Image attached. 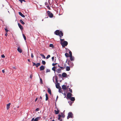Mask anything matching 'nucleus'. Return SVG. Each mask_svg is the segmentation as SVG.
<instances>
[{
	"mask_svg": "<svg viewBox=\"0 0 121 121\" xmlns=\"http://www.w3.org/2000/svg\"><path fill=\"white\" fill-rule=\"evenodd\" d=\"M45 91V90H43V92H44V91Z\"/></svg>",
	"mask_w": 121,
	"mask_h": 121,
	"instance_id": "774afa93",
	"label": "nucleus"
},
{
	"mask_svg": "<svg viewBox=\"0 0 121 121\" xmlns=\"http://www.w3.org/2000/svg\"><path fill=\"white\" fill-rule=\"evenodd\" d=\"M17 50L20 53H21L22 52V50L19 47H18L17 48Z\"/></svg>",
	"mask_w": 121,
	"mask_h": 121,
	"instance_id": "2eb2a0df",
	"label": "nucleus"
},
{
	"mask_svg": "<svg viewBox=\"0 0 121 121\" xmlns=\"http://www.w3.org/2000/svg\"><path fill=\"white\" fill-rule=\"evenodd\" d=\"M13 69H16V67H13Z\"/></svg>",
	"mask_w": 121,
	"mask_h": 121,
	"instance_id": "5fc2aeb1",
	"label": "nucleus"
},
{
	"mask_svg": "<svg viewBox=\"0 0 121 121\" xmlns=\"http://www.w3.org/2000/svg\"><path fill=\"white\" fill-rule=\"evenodd\" d=\"M31 57L32 58H33L34 57V56L33 54L32 53L31 54Z\"/></svg>",
	"mask_w": 121,
	"mask_h": 121,
	"instance_id": "37998d69",
	"label": "nucleus"
},
{
	"mask_svg": "<svg viewBox=\"0 0 121 121\" xmlns=\"http://www.w3.org/2000/svg\"><path fill=\"white\" fill-rule=\"evenodd\" d=\"M69 57H70V60H71V61H73L74 60V57L73 56H69Z\"/></svg>",
	"mask_w": 121,
	"mask_h": 121,
	"instance_id": "f8f14e48",
	"label": "nucleus"
},
{
	"mask_svg": "<svg viewBox=\"0 0 121 121\" xmlns=\"http://www.w3.org/2000/svg\"><path fill=\"white\" fill-rule=\"evenodd\" d=\"M73 115L71 112H69L68 113V115L67 118L68 119L69 118H73Z\"/></svg>",
	"mask_w": 121,
	"mask_h": 121,
	"instance_id": "7ed1b4c3",
	"label": "nucleus"
},
{
	"mask_svg": "<svg viewBox=\"0 0 121 121\" xmlns=\"http://www.w3.org/2000/svg\"><path fill=\"white\" fill-rule=\"evenodd\" d=\"M64 95H66V94H65V93H64Z\"/></svg>",
	"mask_w": 121,
	"mask_h": 121,
	"instance_id": "13d9d810",
	"label": "nucleus"
},
{
	"mask_svg": "<svg viewBox=\"0 0 121 121\" xmlns=\"http://www.w3.org/2000/svg\"><path fill=\"white\" fill-rule=\"evenodd\" d=\"M58 78L56 77V78H55V80H56V82L58 83Z\"/></svg>",
	"mask_w": 121,
	"mask_h": 121,
	"instance_id": "2f4dec72",
	"label": "nucleus"
},
{
	"mask_svg": "<svg viewBox=\"0 0 121 121\" xmlns=\"http://www.w3.org/2000/svg\"><path fill=\"white\" fill-rule=\"evenodd\" d=\"M11 104L10 103H9L8 104H7V110H8L10 108V105Z\"/></svg>",
	"mask_w": 121,
	"mask_h": 121,
	"instance_id": "9b49d317",
	"label": "nucleus"
},
{
	"mask_svg": "<svg viewBox=\"0 0 121 121\" xmlns=\"http://www.w3.org/2000/svg\"><path fill=\"white\" fill-rule=\"evenodd\" d=\"M30 78H32L31 76H30Z\"/></svg>",
	"mask_w": 121,
	"mask_h": 121,
	"instance_id": "680f3d73",
	"label": "nucleus"
},
{
	"mask_svg": "<svg viewBox=\"0 0 121 121\" xmlns=\"http://www.w3.org/2000/svg\"><path fill=\"white\" fill-rule=\"evenodd\" d=\"M40 99H42V97L41 96H40Z\"/></svg>",
	"mask_w": 121,
	"mask_h": 121,
	"instance_id": "052dcab7",
	"label": "nucleus"
},
{
	"mask_svg": "<svg viewBox=\"0 0 121 121\" xmlns=\"http://www.w3.org/2000/svg\"><path fill=\"white\" fill-rule=\"evenodd\" d=\"M61 114L60 115L61 116V117H65V115L64 114H63L62 113H61Z\"/></svg>",
	"mask_w": 121,
	"mask_h": 121,
	"instance_id": "bb28decb",
	"label": "nucleus"
},
{
	"mask_svg": "<svg viewBox=\"0 0 121 121\" xmlns=\"http://www.w3.org/2000/svg\"><path fill=\"white\" fill-rule=\"evenodd\" d=\"M40 65V63H38L36 64V66L37 67L39 66Z\"/></svg>",
	"mask_w": 121,
	"mask_h": 121,
	"instance_id": "b1692460",
	"label": "nucleus"
},
{
	"mask_svg": "<svg viewBox=\"0 0 121 121\" xmlns=\"http://www.w3.org/2000/svg\"><path fill=\"white\" fill-rule=\"evenodd\" d=\"M47 13L48 16L50 18L53 17V13L49 11H47Z\"/></svg>",
	"mask_w": 121,
	"mask_h": 121,
	"instance_id": "f03ea898",
	"label": "nucleus"
},
{
	"mask_svg": "<svg viewBox=\"0 0 121 121\" xmlns=\"http://www.w3.org/2000/svg\"><path fill=\"white\" fill-rule=\"evenodd\" d=\"M1 57L2 58H4L5 57V56L4 55H2L1 56Z\"/></svg>",
	"mask_w": 121,
	"mask_h": 121,
	"instance_id": "de8ad7c7",
	"label": "nucleus"
},
{
	"mask_svg": "<svg viewBox=\"0 0 121 121\" xmlns=\"http://www.w3.org/2000/svg\"><path fill=\"white\" fill-rule=\"evenodd\" d=\"M59 89V92L60 93L61 92V87H60L59 88H58Z\"/></svg>",
	"mask_w": 121,
	"mask_h": 121,
	"instance_id": "f704fd0d",
	"label": "nucleus"
},
{
	"mask_svg": "<svg viewBox=\"0 0 121 121\" xmlns=\"http://www.w3.org/2000/svg\"><path fill=\"white\" fill-rule=\"evenodd\" d=\"M2 72L3 73H4V70H2Z\"/></svg>",
	"mask_w": 121,
	"mask_h": 121,
	"instance_id": "603ef678",
	"label": "nucleus"
},
{
	"mask_svg": "<svg viewBox=\"0 0 121 121\" xmlns=\"http://www.w3.org/2000/svg\"><path fill=\"white\" fill-rule=\"evenodd\" d=\"M42 63L43 65H45V61H42Z\"/></svg>",
	"mask_w": 121,
	"mask_h": 121,
	"instance_id": "ea45409f",
	"label": "nucleus"
},
{
	"mask_svg": "<svg viewBox=\"0 0 121 121\" xmlns=\"http://www.w3.org/2000/svg\"><path fill=\"white\" fill-rule=\"evenodd\" d=\"M49 47H52V48H53L54 47L53 45L52 44H50Z\"/></svg>",
	"mask_w": 121,
	"mask_h": 121,
	"instance_id": "cd10ccee",
	"label": "nucleus"
},
{
	"mask_svg": "<svg viewBox=\"0 0 121 121\" xmlns=\"http://www.w3.org/2000/svg\"><path fill=\"white\" fill-rule=\"evenodd\" d=\"M48 2L49 3V4H47V3L46 2V7L48 9L50 10L51 9L50 7V6H51V3L50 2V0H48Z\"/></svg>",
	"mask_w": 121,
	"mask_h": 121,
	"instance_id": "39448f33",
	"label": "nucleus"
},
{
	"mask_svg": "<svg viewBox=\"0 0 121 121\" xmlns=\"http://www.w3.org/2000/svg\"><path fill=\"white\" fill-rule=\"evenodd\" d=\"M40 118V117H38L36 118L35 119L33 118H32L31 120V121H38L39 120Z\"/></svg>",
	"mask_w": 121,
	"mask_h": 121,
	"instance_id": "423d86ee",
	"label": "nucleus"
},
{
	"mask_svg": "<svg viewBox=\"0 0 121 121\" xmlns=\"http://www.w3.org/2000/svg\"><path fill=\"white\" fill-rule=\"evenodd\" d=\"M72 95V94L70 92H68L67 94V96L68 99H70Z\"/></svg>",
	"mask_w": 121,
	"mask_h": 121,
	"instance_id": "0eeeda50",
	"label": "nucleus"
},
{
	"mask_svg": "<svg viewBox=\"0 0 121 121\" xmlns=\"http://www.w3.org/2000/svg\"><path fill=\"white\" fill-rule=\"evenodd\" d=\"M50 57V55H48L47 56V57H46V58L47 59H48Z\"/></svg>",
	"mask_w": 121,
	"mask_h": 121,
	"instance_id": "72a5a7b5",
	"label": "nucleus"
},
{
	"mask_svg": "<svg viewBox=\"0 0 121 121\" xmlns=\"http://www.w3.org/2000/svg\"><path fill=\"white\" fill-rule=\"evenodd\" d=\"M52 65L53 66H54L55 65V63H53Z\"/></svg>",
	"mask_w": 121,
	"mask_h": 121,
	"instance_id": "8fccbe9b",
	"label": "nucleus"
},
{
	"mask_svg": "<svg viewBox=\"0 0 121 121\" xmlns=\"http://www.w3.org/2000/svg\"><path fill=\"white\" fill-rule=\"evenodd\" d=\"M39 108H37L36 109L35 111H38L39 110Z\"/></svg>",
	"mask_w": 121,
	"mask_h": 121,
	"instance_id": "c03bdc74",
	"label": "nucleus"
},
{
	"mask_svg": "<svg viewBox=\"0 0 121 121\" xmlns=\"http://www.w3.org/2000/svg\"><path fill=\"white\" fill-rule=\"evenodd\" d=\"M70 99L72 101H73L75 100V99L74 97H71Z\"/></svg>",
	"mask_w": 121,
	"mask_h": 121,
	"instance_id": "6ab92c4d",
	"label": "nucleus"
},
{
	"mask_svg": "<svg viewBox=\"0 0 121 121\" xmlns=\"http://www.w3.org/2000/svg\"><path fill=\"white\" fill-rule=\"evenodd\" d=\"M32 63H33V66L35 65L36 66V64L35 63H34L33 62H32Z\"/></svg>",
	"mask_w": 121,
	"mask_h": 121,
	"instance_id": "79ce46f5",
	"label": "nucleus"
},
{
	"mask_svg": "<svg viewBox=\"0 0 121 121\" xmlns=\"http://www.w3.org/2000/svg\"><path fill=\"white\" fill-rule=\"evenodd\" d=\"M55 68H55V67H54L52 68V69L53 70L55 71L56 70Z\"/></svg>",
	"mask_w": 121,
	"mask_h": 121,
	"instance_id": "7c9ffc66",
	"label": "nucleus"
},
{
	"mask_svg": "<svg viewBox=\"0 0 121 121\" xmlns=\"http://www.w3.org/2000/svg\"><path fill=\"white\" fill-rule=\"evenodd\" d=\"M40 55L43 58H45V57L44 56V55L42 54H40Z\"/></svg>",
	"mask_w": 121,
	"mask_h": 121,
	"instance_id": "c756f323",
	"label": "nucleus"
},
{
	"mask_svg": "<svg viewBox=\"0 0 121 121\" xmlns=\"http://www.w3.org/2000/svg\"><path fill=\"white\" fill-rule=\"evenodd\" d=\"M52 121H55L54 120H52Z\"/></svg>",
	"mask_w": 121,
	"mask_h": 121,
	"instance_id": "69168bd1",
	"label": "nucleus"
},
{
	"mask_svg": "<svg viewBox=\"0 0 121 121\" xmlns=\"http://www.w3.org/2000/svg\"><path fill=\"white\" fill-rule=\"evenodd\" d=\"M67 76V74L65 73H63L62 74V76L63 77H65Z\"/></svg>",
	"mask_w": 121,
	"mask_h": 121,
	"instance_id": "ddd939ff",
	"label": "nucleus"
},
{
	"mask_svg": "<svg viewBox=\"0 0 121 121\" xmlns=\"http://www.w3.org/2000/svg\"><path fill=\"white\" fill-rule=\"evenodd\" d=\"M54 33L56 35H59L60 38H61L63 35V34L62 32L58 30H56L54 32Z\"/></svg>",
	"mask_w": 121,
	"mask_h": 121,
	"instance_id": "f257e3e1",
	"label": "nucleus"
},
{
	"mask_svg": "<svg viewBox=\"0 0 121 121\" xmlns=\"http://www.w3.org/2000/svg\"><path fill=\"white\" fill-rule=\"evenodd\" d=\"M54 59V57L53 56L52 57V61H53Z\"/></svg>",
	"mask_w": 121,
	"mask_h": 121,
	"instance_id": "49530a36",
	"label": "nucleus"
},
{
	"mask_svg": "<svg viewBox=\"0 0 121 121\" xmlns=\"http://www.w3.org/2000/svg\"><path fill=\"white\" fill-rule=\"evenodd\" d=\"M58 66L59 67H60L59 65H58Z\"/></svg>",
	"mask_w": 121,
	"mask_h": 121,
	"instance_id": "338daca9",
	"label": "nucleus"
},
{
	"mask_svg": "<svg viewBox=\"0 0 121 121\" xmlns=\"http://www.w3.org/2000/svg\"><path fill=\"white\" fill-rule=\"evenodd\" d=\"M60 43H63V41L64 40V39H61V38H60Z\"/></svg>",
	"mask_w": 121,
	"mask_h": 121,
	"instance_id": "c85d7f7f",
	"label": "nucleus"
},
{
	"mask_svg": "<svg viewBox=\"0 0 121 121\" xmlns=\"http://www.w3.org/2000/svg\"><path fill=\"white\" fill-rule=\"evenodd\" d=\"M48 99V94L46 93V101Z\"/></svg>",
	"mask_w": 121,
	"mask_h": 121,
	"instance_id": "a878e982",
	"label": "nucleus"
},
{
	"mask_svg": "<svg viewBox=\"0 0 121 121\" xmlns=\"http://www.w3.org/2000/svg\"><path fill=\"white\" fill-rule=\"evenodd\" d=\"M60 44L63 47H65V46H66L67 45L68 43L67 41H64L63 43H60Z\"/></svg>",
	"mask_w": 121,
	"mask_h": 121,
	"instance_id": "20e7f679",
	"label": "nucleus"
},
{
	"mask_svg": "<svg viewBox=\"0 0 121 121\" xmlns=\"http://www.w3.org/2000/svg\"><path fill=\"white\" fill-rule=\"evenodd\" d=\"M58 98V96H57L56 97V99H57Z\"/></svg>",
	"mask_w": 121,
	"mask_h": 121,
	"instance_id": "bf43d9fd",
	"label": "nucleus"
},
{
	"mask_svg": "<svg viewBox=\"0 0 121 121\" xmlns=\"http://www.w3.org/2000/svg\"><path fill=\"white\" fill-rule=\"evenodd\" d=\"M58 116L59 117L58 118V120H60V119L61 116L59 114L58 115Z\"/></svg>",
	"mask_w": 121,
	"mask_h": 121,
	"instance_id": "c9c22d12",
	"label": "nucleus"
},
{
	"mask_svg": "<svg viewBox=\"0 0 121 121\" xmlns=\"http://www.w3.org/2000/svg\"><path fill=\"white\" fill-rule=\"evenodd\" d=\"M45 69V67L43 65H42L41 66L40 68V71H42L44 70Z\"/></svg>",
	"mask_w": 121,
	"mask_h": 121,
	"instance_id": "6e6552de",
	"label": "nucleus"
},
{
	"mask_svg": "<svg viewBox=\"0 0 121 121\" xmlns=\"http://www.w3.org/2000/svg\"><path fill=\"white\" fill-rule=\"evenodd\" d=\"M69 91L71 92V93H72V90L71 89H70V88L69 89Z\"/></svg>",
	"mask_w": 121,
	"mask_h": 121,
	"instance_id": "a19ab883",
	"label": "nucleus"
},
{
	"mask_svg": "<svg viewBox=\"0 0 121 121\" xmlns=\"http://www.w3.org/2000/svg\"><path fill=\"white\" fill-rule=\"evenodd\" d=\"M62 88L63 90H65L67 89L66 86L64 85H63L62 86Z\"/></svg>",
	"mask_w": 121,
	"mask_h": 121,
	"instance_id": "9d476101",
	"label": "nucleus"
},
{
	"mask_svg": "<svg viewBox=\"0 0 121 121\" xmlns=\"http://www.w3.org/2000/svg\"><path fill=\"white\" fill-rule=\"evenodd\" d=\"M19 14L22 17H25V16L22 13H21V12H19Z\"/></svg>",
	"mask_w": 121,
	"mask_h": 121,
	"instance_id": "f3484780",
	"label": "nucleus"
},
{
	"mask_svg": "<svg viewBox=\"0 0 121 121\" xmlns=\"http://www.w3.org/2000/svg\"><path fill=\"white\" fill-rule=\"evenodd\" d=\"M5 35V36H7V35H8V34L7 33H6Z\"/></svg>",
	"mask_w": 121,
	"mask_h": 121,
	"instance_id": "864d4df0",
	"label": "nucleus"
},
{
	"mask_svg": "<svg viewBox=\"0 0 121 121\" xmlns=\"http://www.w3.org/2000/svg\"><path fill=\"white\" fill-rule=\"evenodd\" d=\"M65 55L66 57H69V54L67 53H65Z\"/></svg>",
	"mask_w": 121,
	"mask_h": 121,
	"instance_id": "4be33fe9",
	"label": "nucleus"
},
{
	"mask_svg": "<svg viewBox=\"0 0 121 121\" xmlns=\"http://www.w3.org/2000/svg\"><path fill=\"white\" fill-rule=\"evenodd\" d=\"M5 30L6 32H7L8 31V30L6 28L5 29Z\"/></svg>",
	"mask_w": 121,
	"mask_h": 121,
	"instance_id": "a18cd8bd",
	"label": "nucleus"
},
{
	"mask_svg": "<svg viewBox=\"0 0 121 121\" xmlns=\"http://www.w3.org/2000/svg\"><path fill=\"white\" fill-rule=\"evenodd\" d=\"M48 91L49 94L51 95L52 94L51 90L49 88H48Z\"/></svg>",
	"mask_w": 121,
	"mask_h": 121,
	"instance_id": "4468645a",
	"label": "nucleus"
},
{
	"mask_svg": "<svg viewBox=\"0 0 121 121\" xmlns=\"http://www.w3.org/2000/svg\"><path fill=\"white\" fill-rule=\"evenodd\" d=\"M41 6V5H39V6H38V7H40Z\"/></svg>",
	"mask_w": 121,
	"mask_h": 121,
	"instance_id": "4d7b16f0",
	"label": "nucleus"
},
{
	"mask_svg": "<svg viewBox=\"0 0 121 121\" xmlns=\"http://www.w3.org/2000/svg\"><path fill=\"white\" fill-rule=\"evenodd\" d=\"M56 88L58 89L61 87L60 86V84L59 83H57L56 85Z\"/></svg>",
	"mask_w": 121,
	"mask_h": 121,
	"instance_id": "1a4fd4ad",
	"label": "nucleus"
},
{
	"mask_svg": "<svg viewBox=\"0 0 121 121\" xmlns=\"http://www.w3.org/2000/svg\"><path fill=\"white\" fill-rule=\"evenodd\" d=\"M21 3H22V0H19Z\"/></svg>",
	"mask_w": 121,
	"mask_h": 121,
	"instance_id": "09e8293b",
	"label": "nucleus"
},
{
	"mask_svg": "<svg viewBox=\"0 0 121 121\" xmlns=\"http://www.w3.org/2000/svg\"><path fill=\"white\" fill-rule=\"evenodd\" d=\"M60 69H64L65 68V67H60Z\"/></svg>",
	"mask_w": 121,
	"mask_h": 121,
	"instance_id": "58836bf2",
	"label": "nucleus"
},
{
	"mask_svg": "<svg viewBox=\"0 0 121 121\" xmlns=\"http://www.w3.org/2000/svg\"><path fill=\"white\" fill-rule=\"evenodd\" d=\"M28 61H29V62H30V59H28Z\"/></svg>",
	"mask_w": 121,
	"mask_h": 121,
	"instance_id": "6e6d98bb",
	"label": "nucleus"
},
{
	"mask_svg": "<svg viewBox=\"0 0 121 121\" xmlns=\"http://www.w3.org/2000/svg\"><path fill=\"white\" fill-rule=\"evenodd\" d=\"M55 65H57V63H55Z\"/></svg>",
	"mask_w": 121,
	"mask_h": 121,
	"instance_id": "0e129e2a",
	"label": "nucleus"
},
{
	"mask_svg": "<svg viewBox=\"0 0 121 121\" xmlns=\"http://www.w3.org/2000/svg\"><path fill=\"white\" fill-rule=\"evenodd\" d=\"M61 71V69H58L56 70V72L58 73H60Z\"/></svg>",
	"mask_w": 121,
	"mask_h": 121,
	"instance_id": "a211bd4d",
	"label": "nucleus"
},
{
	"mask_svg": "<svg viewBox=\"0 0 121 121\" xmlns=\"http://www.w3.org/2000/svg\"><path fill=\"white\" fill-rule=\"evenodd\" d=\"M23 37L25 40H26V36H25L23 34Z\"/></svg>",
	"mask_w": 121,
	"mask_h": 121,
	"instance_id": "473e14b6",
	"label": "nucleus"
},
{
	"mask_svg": "<svg viewBox=\"0 0 121 121\" xmlns=\"http://www.w3.org/2000/svg\"><path fill=\"white\" fill-rule=\"evenodd\" d=\"M20 22L23 25L25 24V23L22 20H20Z\"/></svg>",
	"mask_w": 121,
	"mask_h": 121,
	"instance_id": "5701e85b",
	"label": "nucleus"
},
{
	"mask_svg": "<svg viewBox=\"0 0 121 121\" xmlns=\"http://www.w3.org/2000/svg\"><path fill=\"white\" fill-rule=\"evenodd\" d=\"M69 54H70L69 56H72V52H71L69 50Z\"/></svg>",
	"mask_w": 121,
	"mask_h": 121,
	"instance_id": "393cba45",
	"label": "nucleus"
},
{
	"mask_svg": "<svg viewBox=\"0 0 121 121\" xmlns=\"http://www.w3.org/2000/svg\"><path fill=\"white\" fill-rule=\"evenodd\" d=\"M55 113L56 114H58L59 112V111L58 110H57V111L56 110H54Z\"/></svg>",
	"mask_w": 121,
	"mask_h": 121,
	"instance_id": "aec40b11",
	"label": "nucleus"
},
{
	"mask_svg": "<svg viewBox=\"0 0 121 121\" xmlns=\"http://www.w3.org/2000/svg\"><path fill=\"white\" fill-rule=\"evenodd\" d=\"M50 72V70L49 69H47V70H46L47 72Z\"/></svg>",
	"mask_w": 121,
	"mask_h": 121,
	"instance_id": "4c0bfd02",
	"label": "nucleus"
},
{
	"mask_svg": "<svg viewBox=\"0 0 121 121\" xmlns=\"http://www.w3.org/2000/svg\"><path fill=\"white\" fill-rule=\"evenodd\" d=\"M18 24L19 27L20 28V29L21 30H22L23 29V28L22 26L19 23H18Z\"/></svg>",
	"mask_w": 121,
	"mask_h": 121,
	"instance_id": "dca6fc26",
	"label": "nucleus"
},
{
	"mask_svg": "<svg viewBox=\"0 0 121 121\" xmlns=\"http://www.w3.org/2000/svg\"><path fill=\"white\" fill-rule=\"evenodd\" d=\"M40 81L41 83L42 84L43 83V81L41 78H40Z\"/></svg>",
	"mask_w": 121,
	"mask_h": 121,
	"instance_id": "e433bc0d",
	"label": "nucleus"
},
{
	"mask_svg": "<svg viewBox=\"0 0 121 121\" xmlns=\"http://www.w3.org/2000/svg\"><path fill=\"white\" fill-rule=\"evenodd\" d=\"M37 99H38V98H37L36 99H35V102H36V101H37Z\"/></svg>",
	"mask_w": 121,
	"mask_h": 121,
	"instance_id": "3c124183",
	"label": "nucleus"
},
{
	"mask_svg": "<svg viewBox=\"0 0 121 121\" xmlns=\"http://www.w3.org/2000/svg\"><path fill=\"white\" fill-rule=\"evenodd\" d=\"M22 1H24V2H25V0H22Z\"/></svg>",
	"mask_w": 121,
	"mask_h": 121,
	"instance_id": "e2e57ef3",
	"label": "nucleus"
},
{
	"mask_svg": "<svg viewBox=\"0 0 121 121\" xmlns=\"http://www.w3.org/2000/svg\"><path fill=\"white\" fill-rule=\"evenodd\" d=\"M70 69V67L69 66H67L66 68V70L67 71H69Z\"/></svg>",
	"mask_w": 121,
	"mask_h": 121,
	"instance_id": "412c9836",
	"label": "nucleus"
}]
</instances>
